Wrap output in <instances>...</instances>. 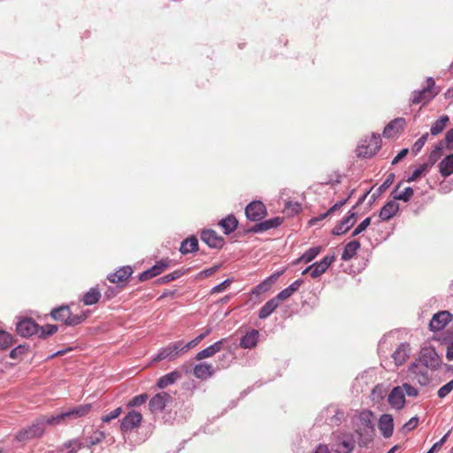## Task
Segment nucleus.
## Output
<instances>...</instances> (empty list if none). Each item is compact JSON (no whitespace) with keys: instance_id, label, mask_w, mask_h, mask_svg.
I'll return each mask as SVG.
<instances>
[{"instance_id":"37998d69","label":"nucleus","mask_w":453,"mask_h":453,"mask_svg":"<svg viewBox=\"0 0 453 453\" xmlns=\"http://www.w3.org/2000/svg\"><path fill=\"white\" fill-rule=\"evenodd\" d=\"M322 250L320 246L312 247L309 249L306 252H304L296 261V263H299L303 261L305 263H309L312 261Z\"/></svg>"},{"instance_id":"774afa93","label":"nucleus","mask_w":453,"mask_h":453,"mask_svg":"<svg viewBox=\"0 0 453 453\" xmlns=\"http://www.w3.org/2000/svg\"><path fill=\"white\" fill-rule=\"evenodd\" d=\"M154 277H156V276L154 275V273L151 272V269L150 268L149 270L142 272L139 275V280H140V281H146Z\"/></svg>"},{"instance_id":"338daca9","label":"nucleus","mask_w":453,"mask_h":453,"mask_svg":"<svg viewBox=\"0 0 453 453\" xmlns=\"http://www.w3.org/2000/svg\"><path fill=\"white\" fill-rule=\"evenodd\" d=\"M409 153L408 149H403L392 160V165L398 164L402 159H403Z\"/></svg>"},{"instance_id":"cd10ccee","label":"nucleus","mask_w":453,"mask_h":453,"mask_svg":"<svg viewBox=\"0 0 453 453\" xmlns=\"http://www.w3.org/2000/svg\"><path fill=\"white\" fill-rule=\"evenodd\" d=\"M303 281L302 280H296L288 288L280 291L275 298L278 299V302L284 301L288 299L295 292L298 290V288L302 286Z\"/></svg>"},{"instance_id":"c85d7f7f","label":"nucleus","mask_w":453,"mask_h":453,"mask_svg":"<svg viewBox=\"0 0 453 453\" xmlns=\"http://www.w3.org/2000/svg\"><path fill=\"white\" fill-rule=\"evenodd\" d=\"M259 333L257 330L248 332L241 340L240 345L243 349H252L257 345Z\"/></svg>"},{"instance_id":"39448f33","label":"nucleus","mask_w":453,"mask_h":453,"mask_svg":"<svg viewBox=\"0 0 453 453\" xmlns=\"http://www.w3.org/2000/svg\"><path fill=\"white\" fill-rule=\"evenodd\" d=\"M428 368L420 363H413L408 368V378L417 380L422 386H426L430 382Z\"/></svg>"},{"instance_id":"2eb2a0df","label":"nucleus","mask_w":453,"mask_h":453,"mask_svg":"<svg viewBox=\"0 0 453 453\" xmlns=\"http://www.w3.org/2000/svg\"><path fill=\"white\" fill-rule=\"evenodd\" d=\"M388 403L395 410H401L405 404L403 388L400 386L395 387L388 395Z\"/></svg>"},{"instance_id":"2f4dec72","label":"nucleus","mask_w":453,"mask_h":453,"mask_svg":"<svg viewBox=\"0 0 453 453\" xmlns=\"http://www.w3.org/2000/svg\"><path fill=\"white\" fill-rule=\"evenodd\" d=\"M279 304L280 303L278 302V299H276L275 297L267 301L259 310V319H264L269 317L277 309Z\"/></svg>"},{"instance_id":"ea45409f","label":"nucleus","mask_w":453,"mask_h":453,"mask_svg":"<svg viewBox=\"0 0 453 453\" xmlns=\"http://www.w3.org/2000/svg\"><path fill=\"white\" fill-rule=\"evenodd\" d=\"M105 439V434L100 430H95L91 435L86 438L85 447L90 448L103 441Z\"/></svg>"},{"instance_id":"052dcab7","label":"nucleus","mask_w":453,"mask_h":453,"mask_svg":"<svg viewBox=\"0 0 453 453\" xmlns=\"http://www.w3.org/2000/svg\"><path fill=\"white\" fill-rule=\"evenodd\" d=\"M344 419V413L342 411L337 410L335 414L330 418V424L332 426H340Z\"/></svg>"},{"instance_id":"3c124183","label":"nucleus","mask_w":453,"mask_h":453,"mask_svg":"<svg viewBox=\"0 0 453 453\" xmlns=\"http://www.w3.org/2000/svg\"><path fill=\"white\" fill-rule=\"evenodd\" d=\"M148 400V395L147 394H141L134 397H133L127 404L128 408L140 406L146 403Z\"/></svg>"},{"instance_id":"7ed1b4c3","label":"nucleus","mask_w":453,"mask_h":453,"mask_svg":"<svg viewBox=\"0 0 453 453\" xmlns=\"http://www.w3.org/2000/svg\"><path fill=\"white\" fill-rule=\"evenodd\" d=\"M332 440L336 453H350L355 448V441L351 434L334 433Z\"/></svg>"},{"instance_id":"4be33fe9","label":"nucleus","mask_w":453,"mask_h":453,"mask_svg":"<svg viewBox=\"0 0 453 453\" xmlns=\"http://www.w3.org/2000/svg\"><path fill=\"white\" fill-rule=\"evenodd\" d=\"M283 222V218L280 217H275L267 220H265L263 222L255 224L250 229V232L252 233H260L265 232L272 228H275L281 225Z\"/></svg>"},{"instance_id":"79ce46f5","label":"nucleus","mask_w":453,"mask_h":453,"mask_svg":"<svg viewBox=\"0 0 453 453\" xmlns=\"http://www.w3.org/2000/svg\"><path fill=\"white\" fill-rule=\"evenodd\" d=\"M326 271V268L322 266L320 262H316L311 265L308 266L305 270L303 271L302 274L304 275L306 273H310L311 278L315 279L319 277Z\"/></svg>"},{"instance_id":"c03bdc74","label":"nucleus","mask_w":453,"mask_h":453,"mask_svg":"<svg viewBox=\"0 0 453 453\" xmlns=\"http://www.w3.org/2000/svg\"><path fill=\"white\" fill-rule=\"evenodd\" d=\"M353 192H354V190L351 191L350 195L347 198L342 199V200L339 201L338 203H334L326 213L321 214L319 218L311 219L310 223H313L315 221L323 219L326 217H327L329 214H332L334 211L340 210L348 202V200L350 198Z\"/></svg>"},{"instance_id":"7c9ffc66","label":"nucleus","mask_w":453,"mask_h":453,"mask_svg":"<svg viewBox=\"0 0 453 453\" xmlns=\"http://www.w3.org/2000/svg\"><path fill=\"white\" fill-rule=\"evenodd\" d=\"M439 172L444 178L453 173V154L448 155L440 162Z\"/></svg>"},{"instance_id":"5701e85b","label":"nucleus","mask_w":453,"mask_h":453,"mask_svg":"<svg viewBox=\"0 0 453 453\" xmlns=\"http://www.w3.org/2000/svg\"><path fill=\"white\" fill-rule=\"evenodd\" d=\"M398 210L399 204L395 200L389 201L380 209L379 217L383 221L389 220L397 213Z\"/></svg>"},{"instance_id":"412c9836","label":"nucleus","mask_w":453,"mask_h":453,"mask_svg":"<svg viewBox=\"0 0 453 453\" xmlns=\"http://www.w3.org/2000/svg\"><path fill=\"white\" fill-rule=\"evenodd\" d=\"M226 342V339L223 338V339L216 342L212 345H211V346L205 348L204 349L199 351L196 355V360H203V359L213 357L216 353L219 352L223 349L224 344H225Z\"/></svg>"},{"instance_id":"680f3d73","label":"nucleus","mask_w":453,"mask_h":453,"mask_svg":"<svg viewBox=\"0 0 453 453\" xmlns=\"http://www.w3.org/2000/svg\"><path fill=\"white\" fill-rule=\"evenodd\" d=\"M231 283L232 280L229 279L224 280L223 282L212 288L211 290V294L219 293L226 290L231 285Z\"/></svg>"},{"instance_id":"f257e3e1","label":"nucleus","mask_w":453,"mask_h":453,"mask_svg":"<svg viewBox=\"0 0 453 453\" xmlns=\"http://www.w3.org/2000/svg\"><path fill=\"white\" fill-rule=\"evenodd\" d=\"M374 415L372 411L365 410L355 417L353 424L357 442L361 447H367L374 436Z\"/></svg>"},{"instance_id":"1a4fd4ad","label":"nucleus","mask_w":453,"mask_h":453,"mask_svg":"<svg viewBox=\"0 0 453 453\" xmlns=\"http://www.w3.org/2000/svg\"><path fill=\"white\" fill-rule=\"evenodd\" d=\"M380 148V139L372 135L367 144H361L357 150L358 157H371L374 156Z\"/></svg>"},{"instance_id":"a18cd8bd","label":"nucleus","mask_w":453,"mask_h":453,"mask_svg":"<svg viewBox=\"0 0 453 453\" xmlns=\"http://www.w3.org/2000/svg\"><path fill=\"white\" fill-rule=\"evenodd\" d=\"M171 260L169 258H163L160 261H157L156 265L150 268L151 272L155 276H157L169 268Z\"/></svg>"},{"instance_id":"0e129e2a","label":"nucleus","mask_w":453,"mask_h":453,"mask_svg":"<svg viewBox=\"0 0 453 453\" xmlns=\"http://www.w3.org/2000/svg\"><path fill=\"white\" fill-rule=\"evenodd\" d=\"M444 146L449 150H453V128L449 129L446 134L444 139Z\"/></svg>"},{"instance_id":"20e7f679","label":"nucleus","mask_w":453,"mask_h":453,"mask_svg":"<svg viewBox=\"0 0 453 453\" xmlns=\"http://www.w3.org/2000/svg\"><path fill=\"white\" fill-rule=\"evenodd\" d=\"M438 91L434 88V81L430 78L427 80V85L426 88L419 91L413 92L411 101L413 104H426L429 103L436 95Z\"/></svg>"},{"instance_id":"6e6552de","label":"nucleus","mask_w":453,"mask_h":453,"mask_svg":"<svg viewBox=\"0 0 453 453\" xmlns=\"http://www.w3.org/2000/svg\"><path fill=\"white\" fill-rule=\"evenodd\" d=\"M245 214L250 220L259 221L265 217L266 209L262 202L254 201L246 206Z\"/></svg>"},{"instance_id":"e433bc0d","label":"nucleus","mask_w":453,"mask_h":453,"mask_svg":"<svg viewBox=\"0 0 453 453\" xmlns=\"http://www.w3.org/2000/svg\"><path fill=\"white\" fill-rule=\"evenodd\" d=\"M198 250V241L195 236L185 239L180 248V251L182 254H188Z\"/></svg>"},{"instance_id":"6ab92c4d","label":"nucleus","mask_w":453,"mask_h":453,"mask_svg":"<svg viewBox=\"0 0 453 453\" xmlns=\"http://www.w3.org/2000/svg\"><path fill=\"white\" fill-rule=\"evenodd\" d=\"M171 399V395L168 393L161 392L154 395L150 403L149 407L151 412L161 411L165 409L166 403Z\"/></svg>"},{"instance_id":"423d86ee","label":"nucleus","mask_w":453,"mask_h":453,"mask_svg":"<svg viewBox=\"0 0 453 453\" xmlns=\"http://www.w3.org/2000/svg\"><path fill=\"white\" fill-rule=\"evenodd\" d=\"M182 348V341H178L169 343L166 347L162 348L157 355L153 358L154 362H158L164 359L174 360L180 356Z\"/></svg>"},{"instance_id":"b1692460","label":"nucleus","mask_w":453,"mask_h":453,"mask_svg":"<svg viewBox=\"0 0 453 453\" xmlns=\"http://www.w3.org/2000/svg\"><path fill=\"white\" fill-rule=\"evenodd\" d=\"M283 273L282 271L276 272L273 274H272L270 277L266 278L264 281H262L260 284L256 286L252 293L255 295H259L261 293L268 291L273 284L278 280V278Z\"/></svg>"},{"instance_id":"393cba45","label":"nucleus","mask_w":453,"mask_h":453,"mask_svg":"<svg viewBox=\"0 0 453 453\" xmlns=\"http://www.w3.org/2000/svg\"><path fill=\"white\" fill-rule=\"evenodd\" d=\"M410 351L411 348L409 344H401L392 355L395 364L397 366L404 364L410 356Z\"/></svg>"},{"instance_id":"72a5a7b5","label":"nucleus","mask_w":453,"mask_h":453,"mask_svg":"<svg viewBox=\"0 0 453 453\" xmlns=\"http://www.w3.org/2000/svg\"><path fill=\"white\" fill-rule=\"evenodd\" d=\"M101 298V291L97 288H91L88 292H86L81 301L85 305H93L96 303Z\"/></svg>"},{"instance_id":"4c0bfd02","label":"nucleus","mask_w":453,"mask_h":453,"mask_svg":"<svg viewBox=\"0 0 453 453\" xmlns=\"http://www.w3.org/2000/svg\"><path fill=\"white\" fill-rule=\"evenodd\" d=\"M449 122V117L448 115L441 116L432 125L431 129H430V133L433 135H438L439 134H441L445 129V127H447Z\"/></svg>"},{"instance_id":"4468645a","label":"nucleus","mask_w":453,"mask_h":453,"mask_svg":"<svg viewBox=\"0 0 453 453\" xmlns=\"http://www.w3.org/2000/svg\"><path fill=\"white\" fill-rule=\"evenodd\" d=\"M357 212L350 210L348 216L342 219L333 229L334 235H341L347 233L356 223Z\"/></svg>"},{"instance_id":"13d9d810","label":"nucleus","mask_w":453,"mask_h":453,"mask_svg":"<svg viewBox=\"0 0 453 453\" xmlns=\"http://www.w3.org/2000/svg\"><path fill=\"white\" fill-rule=\"evenodd\" d=\"M371 224V218L365 219L352 232V236H356L360 233L364 232Z\"/></svg>"},{"instance_id":"603ef678","label":"nucleus","mask_w":453,"mask_h":453,"mask_svg":"<svg viewBox=\"0 0 453 453\" xmlns=\"http://www.w3.org/2000/svg\"><path fill=\"white\" fill-rule=\"evenodd\" d=\"M182 272L180 270L174 271L173 273H171L169 274H166L157 280V282L159 284H165L170 281L175 280L179 279L182 275Z\"/></svg>"},{"instance_id":"864d4df0","label":"nucleus","mask_w":453,"mask_h":453,"mask_svg":"<svg viewBox=\"0 0 453 453\" xmlns=\"http://www.w3.org/2000/svg\"><path fill=\"white\" fill-rule=\"evenodd\" d=\"M428 168V164L421 165L418 169H416L411 175L406 180L407 182H412L417 180Z\"/></svg>"},{"instance_id":"a19ab883","label":"nucleus","mask_w":453,"mask_h":453,"mask_svg":"<svg viewBox=\"0 0 453 453\" xmlns=\"http://www.w3.org/2000/svg\"><path fill=\"white\" fill-rule=\"evenodd\" d=\"M444 143L443 142H438L434 149L430 152L428 156V166L434 165L443 154Z\"/></svg>"},{"instance_id":"de8ad7c7","label":"nucleus","mask_w":453,"mask_h":453,"mask_svg":"<svg viewBox=\"0 0 453 453\" xmlns=\"http://www.w3.org/2000/svg\"><path fill=\"white\" fill-rule=\"evenodd\" d=\"M13 343V337L6 331L0 330V349H6Z\"/></svg>"},{"instance_id":"473e14b6","label":"nucleus","mask_w":453,"mask_h":453,"mask_svg":"<svg viewBox=\"0 0 453 453\" xmlns=\"http://www.w3.org/2000/svg\"><path fill=\"white\" fill-rule=\"evenodd\" d=\"M219 225L224 229L226 234H229L237 228L238 220L234 215H228L221 219Z\"/></svg>"},{"instance_id":"9d476101","label":"nucleus","mask_w":453,"mask_h":453,"mask_svg":"<svg viewBox=\"0 0 453 453\" xmlns=\"http://www.w3.org/2000/svg\"><path fill=\"white\" fill-rule=\"evenodd\" d=\"M16 331L22 337H30L39 333V325L34 319L26 318L18 322Z\"/></svg>"},{"instance_id":"a878e982","label":"nucleus","mask_w":453,"mask_h":453,"mask_svg":"<svg viewBox=\"0 0 453 453\" xmlns=\"http://www.w3.org/2000/svg\"><path fill=\"white\" fill-rule=\"evenodd\" d=\"M214 373V368L211 364L200 363L194 367V375L200 380H206Z\"/></svg>"},{"instance_id":"4d7b16f0","label":"nucleus","mask_w":453,"mask_h":453,"mask_svg":"<svg viewBox=\"0 0 453 453\" xmlns=\"http://www.w3.org/2000/svg\"><path fill=\"white\" fill-rule=\"evenodd\" d=\"M428 139V133L424 134L419 139H418L412 147V151L417 154L425 145Z\"/></svg>"},{"instance_id":"c9c22d12","label":"nucleus","mask_w":453,"mask_h":453,"mask_svg":"<svg viewBox=\"0 0 453 453\" xmlns=\"http://www.w3.org/2000/svg\"><path fill=\"white\" fill-rule=\"evenodd\" d=\"M85 447L84 442H82L79 439L70 440L65 441L62 447L61 451L65 453H76L78 450L83 449Z\"/></svg>"},{"instance_id":"0eeeda50","label":"nucleus","mask_w":453,"mask_h":453,"mask_svg":"<svg viewBox=\"0 0 453 453\" xmlns=\"http://www.w3.org/2000/svg\"><path fill=\"white\" fill-rule=\"evenodd\" d=\"M419 361L426 367L436 369L440 366L441 357L433 347H424L420 350Z\"/></svg>"},{"instance_id":"8fccbe9b","label":"nucleus","mask_w":453,"mask_h":453,"mask_svg":"<svg viewBox=\"0 0 453 453\" xmlns=\"http://www.w3.org/2000/svg\"><path fill=\"white\" fill-rule=\"evenodd\" d=\"M35 438H36V436L34 435V433L32 432L29 426L26 429L19 431L16 435V439L19 441H27Z\"/></svg>"},{"instance_id":"c756f323","label":"nucleus","mask_w":453,"mask_h":453,"mask_svg":"<svg viewBox=\"0 0 453 453\" xmlns=\"http://www.w3.org/2000/svg\"><path fill=\"white\" fill-rule=\"evenodd\" d=\"M360 247L361 244L358 241L354 240L348 242L345 245L343 252L342 254V259L344 261L350 260L357 254V251L360 249Z\"/></svg>"},{"instance_id":"9b49d317","label":"nucleus","mask_w":453,"mask_h":453,"mask_svg":"<svg viewBox=\"0 0 453 453\" xmlns=\"http://www.w3.org/2000/svg\"><path fill=\"white\" fill-rule=\"evenodd\" d=\"M453 319L448 311H441L435 313L429 323L431 331L436 332L443 329Z\"/></svg>"},{"instance_id":"6e6d98bb","label":"nucleus","mask_w":453,"mask_h":453,"mask_svg":"<svg viewBox=\"0 0 453 453\" xmlns=\"http://www.w3.org/2000/svg\"><path fill=\"white\" fill-rule=\"evenodd\" d=\"M122 413V409L120 407L116 408L112 411H111L109 414L102 416L101 419L104 423H108L111 421L112 419L117 418L120 414Z\"/></svg>"},{"instance_id":"bb28decb","label":"nucleus","mask_w":453,"mask_h":453,"mask_svg":"<svg viewBox=\"0 0 453 453\" xmlns=\"http://www.w3.org/2000/svg\"><path fill=\"white\" fill-rule=\"evenodd\" d=\"M402 183L403 182L401 181L396 185L395 190L392 193L393 198L394 200L409 202L414 195V190L411 187H406L403 190H400Z\"/></svg>"},{"instance_id":"f704fd0d","label":"nucleus","mask_w":453,"mask_h":453,"mask_svg":"<svg viewBox=\"0 0 453 453\" xmlns=\"http://www.w3.org/2000/svg\"><path fill=\"white\" fill-rule=\"evenodd\" d=\"M180 378V373L177 371L171 372L164 376H162L157 383V386L159 388H165L169 385L173 384L177 380Z\"/></svg>"},{"instance_id":"58836bf2","label":"nucleus","mask_w":453,"mask_h":453,"mask_svg":"<svg viewBox=\"0 0 453 453\" xmlns=\"http://www.w3.org/2000/svg\"><path fill=\"white\" fill-rule=\"evenodd\" d=\"M42 421L44 422L45 426L48 425V426H54L67 422L64 412H61L57 415H50V416L44 415V416H42Z\"/></svg>"},{"instance_id":"f8f14e48","label":"nucleus","mask_w":453,"mask_h":453,"mask_svg":"<svg viewBox=\"0 0 453 453\" xmlns=\"http://www.w3.org/2000/svg\"><path fill=\"white\" fill-rule=\"evenodd\" d=\"M142 421V415L135 411H129L121 420L120 429L128 432L140 426Z\"/></svg>"},{"instance_id":"f03ea898","label":"nucleus","mask_w":453,"mask_h":453,"mask_svg":"<svg viewBox=\"0 0 453 453\" xmlns=\"http://www.w3.org/2000/svg\"><path fill=\"white\" fill-rule=\"evenodd\" d=\"M50 315L55 320L63 322L68 326L80 325L87 319V314L85 312L73 314L67 305H62L58 308L53 309Z\"/></svg>"},{"instance_id":"e2e57ef3","label":"nucleus","mask_w":453,"mask_h":453,"mask_svg":"<svg viewBox=\"0 0 453 453\" xmlns=\"http://www.w3.org/2000/svg\"><path fill=\"white\" fill-rule=\"evenodd\" d=\"M401 387L403 388L404 395L415 397L418 395V390L409 383H403Z\"/></svg>"},{"instance_id":"09e8293b","label":"nucleus","mask_w":453,"mask_h":453,"mask_svg":"<svg viewBox=\"0 0 453 453\" xmlns=\"http://www.w3.org/2000/svg\"><path fill=\"white\" fill-rule=\"evenodd\" d=\"M58 331V326L55 325H46L43 326H39V337L45 338L49 335L54 334Z\"/></svg>"},{"instance_id":"dca6fc26","label":"nucleus","mask_w":453,"mask_h":453,"mask_svg":"<svg viewBox=\"0 0 453 453\" xmlns=\"http://www.w3.org/2000/svg\"><path fill=\"white\" fill-rule=\"evenodd\" d=\"M406 125L403 118H396L389 122L383 131V135L387 138H394L400 134Z\"/></svg>"},{"instance_id":"69168bd1","label":"nucleus","mask_w":453,"mask_h":453,"mask_svg":"<svg viewBox=\"0 0 453 453\" xmlns=\"http://www.w3.org/2000/svg\"><path fill=\"white\" fill-rule=\"evenodd\" d=\"M418 418L416 417H413L403 425V429L405 431H411V430L414 429L418 426Z\"/></svg>"},{"instance_id":"bf43d9fd","label":"nucleus","mask_w":453,"mask_h":453,"mask_svg":"<svg viewBox=\"0 0 453 453\" xmlns=\"http://www.w3.org/2000/svg\"><path fill=\"white\" fill-rule=\"evenodd\" d=\"M27 349L26 346L19 345L10 352V357L13 359L21 357L27 352Z\"/></svg>"},{"instance_id":"aec40b11","label":"nucleus","mask_w":453,"mask_h":453,"mask_svg":"<svg viewBox=\"0 0 453 453\" xmlns=\"http://www.w3.org/2000/svg\"><path fill=\"white\" fill-rule=\"evenodd\" d=\"M92 410L91 403H85L75 406L66 411H64L66 421L77 419L87 416Z\"/></svg>"},{"instance_id":"49530a36","label":"nucleus","mask_w":453,"mask_h":453,"mask_svg":"<svg viewBox=\"0 0 453 453\" xmlns=\"http://www.w3.org/2000/svg\"><path fill=\"white\" fill-rule=\"evenodd\" d=\"M34 433V435L36 436V438L41 437L45 431V424L42 421V418H38L30 426H29Z\"/></svg>"},{"instance_id":"f3484780","label":"nucleus","mask_w":453,"mask_h":453,"mask_svg":"<svg viewBox=\"0 0 453 453\" xmlns=\"http://www.w3.org/2000/svg\"><path fill=\"white\" fill-rule=\"evenodd\" d=\"M201 239L209 247L215 249H220L225 243L223 237L219 236L214 230L211 229L203 231Z\"/></svg>"},{"instance_id":"a211bd4d","label":"nucleus","mask_w":453,"mask_h":453,"mask_svg":"<svg viewBox=\"0 0 453 453\" xmlns=\"http://www.w3.org/2000/svg\"><path fill=\"white\" fill-rule=\"evenodd\" d=\"M378 427L384 438H389L394 432V419L391 414H382L378 422Z\"/></svg>"},{"instance_id":"5fc2aeb1","label":"nucleus","mask_w":453,"mask_h":453,"mask_svg":"<svg viewBox=\"0 0 453 453\" xmlns=\"http://www.w3.org/2000/svg\"><path fill=\"white\" fill-rule=\"evenodd\" d=\"M453 390V379L439 388L437 395L439 398H444Z\"/></svg>"},{"instance_id":"ddd939ff","label":"nucleus","mask_w":453,"mask_h":453,"mask_svg":"<svg viewBox=\"0 0 453 453\" xmlns=\"http://www.w3.org/2000/svg\"><path fill=\"white\" fill-rule=\"evenodd\" d=\"M134 271L130 265L122 266L115 273H110L107 279L110 282L124 286L127 283Z\"/></svg>"}]
</instances>
